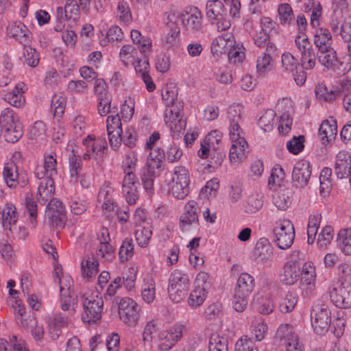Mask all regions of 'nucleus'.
Wrapping results in <instances>:
<instances>
[{
	"mask_svg": "<svg viewBox=\"0 0 351 351\" xmlns=\"http://www.w3.org/2000/svg\"><path fill=\"white\" fill-rule=\"evenodd\" d=\"M0 125L5 140L9 143L17 142L23 136V131L18 116L11 108H5L0 115Z\"/></svg>",
	"mask_w": 351,
	"mask_h": 351,
	"instance_id": "1",
	"label": "nucleus"
},
{
	"mask_svg": "<svg viewBox=\"0 0 351 351\" xmlns=\"http://www.w3.org/2000/svg\"><path fill=\"white\" fill-rule=\"evenodd\" d=\"M190 287V279L186 273L175 269L169 279L168 293L174 302L182 301L187 294Z\"/></svg>",
	"mask_w": 351,
	"mask_h": 351,
	"instance_id": "2",
	"label": "nucleus"
},
{
	"mask_svg": "<svg viewBox=\"0 0 351 351\" xmlns=\"http://www.w3.org/2000/svg\"><path fill=\"white\" fill-rule=\"evenodd\" d=\"M317 58L327 70L332 71L338 75H344L351 69V64L344 65L339 59L337 51L332 46L317 51Z\"/></svg>",
	"mask_w": 351,
	"mask_h": 351,
	"instance_id": "3",
	"label": "nucleus"
},
{
	"mask_svg": "<svg viewBox=\"0 0 351 351\" xmlns=\"http://www.w3.org/2000/svg\"><path fill=\"white\" fill-rule=\"evenodd\" d=\"M118 304L119 319L129 327L136 326L140 319L138 304L130 298L120 299Z\"/></svg>",
	"mask_w": 351,
	"mask_h": 351,
	"instance_id": "4",
	"label": "nucleus"
},
{
	"mask_svg": "<svg viewBox=\"0 0 351 351\" xmlns=\"http://www.w3.org/2000/svg\"><path fill=\"white\" fill-rule=\"evenodd\" d=\"M183 109V101H176L173 104L166 106L164 121L173 133L180 132L185 128L186 123L182 119Z\"/></svg>",
	"mask_w": 351,
	"mask_h": 351,
	"instance_id": "5",
	"label": "nucleus"
},
{
	"mask_svg": "<svg viewBox=\"0 0 351 351\" xmlns=\"http://www.w3.org/2000/svg\"><path fill=\"white\" fill-rule=\"evenodd\" d=\"M330 314V310L326 304L317 303L313 306L311 317L315 332L322 335L328 330L331 323Z\"/></svg>",
	"mask_w": 351,
	"mask_h": 351,
	"instance_id": "6",
	"label": "nucleus"
},
{
	"mask_svg": "<svg viewBox=\"0 0 351 351\" xmlns=\"http://www.w3.org/2000/svg\"><path fill=\"white\" fill-rule=\"evenodd\" d=\"M180 17L184 28L189 32L197 34L203 32V16L195 6H188L180 14Z\"/></svg>",
	"mask_w": 351,
	"mask_h": 351,
	"instance_id": "7",
	"label": "nucleus"
},
{
	"mask_svg": "<svg viewBox=\"0 0 351 351\" xmlns=\"http://www.w3.org/2000/svg\"><path fill=\"white\" fill-rule=\"evenodd\" d=\"M104 302L98 295H90L83 301L84 313L82 319L84 322L96 323L101 318Z\"/></svg>",
	"mask_w": 351,
	"mask_h": 351,
	"instance_id": "8",
	"label": "nucleus"
},
{
	"mask_svg": "<svg viewBox=\"0 0 351 351\" xmlns=\"http://www.w3.org/2000/svg\"><path fill=\"white\" fill-rule=\"evenodd\" d=\"M82 145L85 147L83 154L85 160L91 158L101 159L107 154L108 144L104 138H96L94 135H88L83 140Z\"/></svg>",
	"mask_w": 351,
	"mask_h": 351,
	"instance_id": "9",
	"label": "nucleus"
},
{
	"mask_svg": "<svg viewBox=\"0 0 351 351\" xmlns=\"http://www.w3.org/2000/svg\"><path fill=\"white\" fill-rule=\"evenodd\" d=\"M274 242L281 250L289 249L295 238L293 225L290 221H283L276 224L274 228Z\"/></svg>",
	"mask_w": 351,
	"mask_h": 351,
	"instance_id": "10",
	"label": "nucleus"
},
{
	"mask_svg": "<svg viewBox=\"0 0 351 351\" xmlns=\"http://www.w3.org/2000/svg\"><path fill=\"white\" fill-rule=\"evenodd\" d=\"M197 208V204L193 200L189 201L185 204L184 211L179 219V228L181 232H187L198 227Z\"/></svg>",
	"mask_w": 351,
	"mask_h": 351,
	"instance_id": "11",
	"label": "nucleus"
},
{
	"mask_svg": "<svg viewBox=\"0 0 351 351\" xmlns=\"http://www.w3.org/2000/svg\"><path fill=\"white\" fill-rule=\"evenodd\" d=\"M3 176L7 186L10 188L15 189L18 186L25 187L29 182L26 173H19L17 166L13 162L5 164Z\"/></svg>",
	"mask_w": 351,
	"mask_h": 351,
	"instance_id": "12",
	"label": "nucleus"
},
{
	"mask_svg": "<svg viewBox=\"0 0 351 351\" xmlns=\"http://www.w3.org/2000/svg\"><path fill=\"white\" fill-rule=\"evenodd\" d=\"M183 330V326L174 325L167 330L161 331L158 336V349L161 351L171 349L182 339Z\"/></svg>",
	"mask_w": 351,
	"mask_h": 351,
	"instance_id": "13",
	"label": "nucleus"
},
{
	"mask_svg": "<svg viewBox=\"0 0 351 351\" xmlns=\"http://www.w3.org/2000/svg\"><path fill=\"white\" fill-rule=\"evenodd\" d=\"M299 251H293L291 259L284 265L282 272L280 275V280L285 285H292L299 279L300 276V265L296 260L299 256Z\"/></svg>",
	"mask_w": 351,
	"mask_h": 351,
	"instance_id": "14",
	"label": "nucleus"
},
{
	"mask_svg": "<svg viewBox=\"0 0 351 351\" xmlns=\"http://www.w3.org/2000/svg\"><path fill=\"white\" fill-rule=\"evenodd\" d=\"M311 167L309 162L301 160L294 165L292 171V182L297 188L305 187L311 176Z\"/></svg>",
	"mask_w": 351,
	"mask_h": 351,
	"instance_id": "15",
	"label": "nucleus"
},
{
	"mask_svg": "<svg viewBox=\"0 0 351 351\" xmlns=\"http://www.w3.org/2000/svg\"><path fill=\"white\" fill-rule=\"evenodd\" d=\"M228 118L230 119L229 136L232 143H241V129L240 123L241 122V110L240 106L237 105L230 106L228 108Z\"/></svg>",
	"mask_w": 351,
	"mask_h": 351,
	"instance_id": "16",
	"label": "nucleus"
},
{
	"mask_svg": "<svg viewBox=\"0 0 351 351\" xmlns=\"http://www.w3.org/2000/svg\"><path fill=\"white\" fill-rule=\"evenodd\" d=\"M330 300L337 307L347 308L351 307V286L340 285L332 289Z\"/></svg>",
	"mask_w": 351,
	"mask_h": 351,
	"instance_id": "17",
	"label": "nucleus"
},
{
	"mask_svg": "<svg viewBox=\"0 0 351 351\" xmlns=\"http://www.w3.org/2000/svg\"><path fill=\"white\" fill-rule=\"evenodd\" d=\"M47 206V213L53 226L63 228L64 226L65 216L64 208L60 200L57 198H51Z\"/></svg>",
	"mask_w": 351,
	"mask_h": 351,
	"instance_id": "18",
	"label": "nucleus"
},
{
	"mask_svg": "<svg viewBox=\"0 0 351 351\" xmlns=\"http://www.w3.org/2000/svg\"><path fill=\"white\" fill-rule=\"evenodd\" d=\"M274 247L266 238H261L256 243L252 252L253 258L257 262L265 263L272 258Z\"/></svg>",
	"mask_w": 351,
	"mask_h": 351,
	"instance_id": "19",
	"label": "nucleus"
},
{
	"mask_svg": "<svg viewBox=\"0 0 351 351\" xmlns=\"http://www.w3.org/2000/svg\"><path fill=\"white\" fill-rule=\"evenodd\" d=\"M335 173L339 179L348 178L351 184V155L343 152L337 155Z\"/></svg>",
	"mask_w": 351,
	"mask_h": 351,
	"instance_id": "20",
	"label": "nucleus"
},
{
	"mask_svg": "<svg viewBox=\"0 0 351 351\" xmlns=\"http://www.w3.org/2000/svg\"><path fill=\"white\" fill-rule=\"evenodd\" d=\"M7 32L8 35L19 40L23 45L31 43V32L21 22H14L9 24L7 27Z\"/></svg>",
	"mask_w": 351,
	"mask_h": 351,
	"instance_id": "21",
	"label": "nucleus"
},
{
	"mask_svg": "<svg viewBox=\"0 0 351 351\" xmlns=\"http://www.w3.org/2000/svg\"><path fill=\"white\" fill-rule=\"evenodd\" d=\"M55 182L52 178L47 177L39 182L36 198L40 204H45L55 193Z\"/></svg>",
	"mask_w": 351,
	"mask_h": 351,
	"instance_id": "22",
	"label": "nucleus"
},
{
	"mask_svg": "<svg viewBox=\"0 0 351 351\" xmlns=\"http://www.w3.org/2000/svg\"><path fill=\"white\" fill-rule=\"evenodd\" d=\"M25 88V84L24 83H18L12 90H8L4 93L3 99L14 107L20 108L23 106L25 104V99L23 95Z\"/></svg>",
	"mask_w": 351,
	"mask_h": 351,
	"instance_id": "23",
	"label": "nucleus"
},
{
	"mask_svg": "<svg viewBox=\"0 0 351 351\" xmlns=\"http://www.w3.org/2000/svg\"><path fill=\"white\" fill-rule=\"evenodd\" d=\"M276 50V45L272 43L267 44L266 52L257 58L256 69L260 75L265 74L271 69L272 55Z\"/></svg>",
	"mask_w": 351,
	"mask_h": 351,
	"instance_id": "24",
	"label": "nucleus"
},
{
	"mask_svg": "<svg viewBox=\"0 0 351 351\" xmlns=\"http://www.w3.org/2000/svg\"><path fill=\"white\" fill-rule=\"evenodd\" d=\"M68 325V317L62 313H56L48 319L49 332L53 339H57L61 333V329Z\"/></svg>",
	"mask_w": 351,
	"mask_h": 351,
	"instance_id": "25",
	"label": "nucleus"
},
{
	"mask_svg": "<svg viewBox=\"0 0 351 351\" xmlns=\"http://www.w3.org/2000/svg\"><path fill=\"white\" fill-rule=\"evenodd\" d=\"M337 134V125L335 120H324L320 125L319 136L323 143L334 140Z\"/></svg>",
	"mask_w": 351,
	"mask_h": 351,
	"instance_id": "26",
	"label": "nucleus"
},
{
	"mask_svg": "<svg viewBox=\"0 0 351 351\" xmlns=\"http://www.w3.org/2000/svg\"><path fill=\"white\" fill-rule=\"evenodd\" d=\"M232 34H223L216 37L212 42L210 50L214 56L220 57L226 53V47L232 44Z\"/></svg>",
	"mask_w": 351,
	"mask_h": 351,
	"instance_id": "27",
	"label": "nucleus"
},
{
	"mask_svg": "<svg viewBox=\"0 0 351 351\" xmlns=\"http://www.w3.org/2000/svg\"><path fill=\"white\" fill-rule=\"evenodd\" d=\"M206 14L210 21L220 19L223 16H226L223 3L220 0L208 1L206 5Z\"/></svg>",
	"mask_w": 351,
	"mask_h": 351,
	"instance_id": "28",
	"label": "nucleus"
},
{
	"mask_svg": "<svg viewBox=\"0 0 351 351\" xmlns=\"http://www.w3.org/2000/svg\"><path fill=\"white\" fill-rule=\"evenodd\" d=\"M252 305L263 315L272 313L275 308V304L271 297L263 298L258 294L254 297Z\"/></svg>",
	"mask_w": 351,
	"mask_h": 351,
	"instance_id": "29",
	"label": "nucleus"
},
{
	"mask_svg": "<svg viewBox=\"0 0 351 351\" xmlns=\"http://www.w3.org/2000/svg\"><path fill=\"white\" fill-rule=\"evenodd\" d=\"M239 265H233L231 269V275L237 277L238 280L237 282V285L234 288L232 304L233 308L237 312H241V282L240 278L241 277V274H239Z\"/></svg>",
	"mask_w": 351,
	"mask_h": 351,
	"instance_id": "30",
	"label": "nucleus"
},
{
	"mask_svg": "<svg viewBox=\"0 0 351 351\" xmlns=\"http://www.w3.org/2000/svg\"><path fill=\"white\" fill-rule=\"evenodd\" d=\"M313 42L317 51L328 48V47H332V36L330 31L323 27L316 29Z\"/></svg>",
	"mask_w": 351,
	"mask_h": 351,
	"instance_id": "31",
	"label": "nucleus"
},
{
	"mask_svg": "<svg viewBox=\"0 0 351 351\" xmlns=\"http://www.w3.org/2000/svg\"><path fill=\"white\" fill-rule=\"evenodd\" d=\"M99 263L93 256H88L81 263V271L83 278H90L98 273Z\"/></svg>",
	"mask_w": 351,
	"mask_h": 351,
	"instance_id": "32",
	"label": "nucleus"
},
{
	"mask_svg": "<svg viewBox=\"0 0 351 351\" xmlns=\"http://www.w3.org/2000/svg\"><path fill=\"white\" fill-rule=\"evenodd\" d=\"M130 36L134 43L138 45L141 53L146 56L150 53L152 47L150 38L143 36L137 29H132L130 32Z\"/></svg>",
	"mask_w": 351,
	"mask_h": 351,
	"instance_id": "33",
	"label": "nucleus"
},
{
	"mask_svg": "<svg viewBox=\"0 0 351 351\" xmlns=\"http://www.w3.org/2000/svg\"><path fill=\"white\" fill-rule=\"evenodd\" d=\"M150 150L149 156L147 157L146 165L152 169H157V170H160L163 160L165 158V151L159 147L148 149Z\"/></svg>",
	"mask_w": 351,
	"mask_h": 351,
	"instance_id": "34",
	"label": "nucleus"
},
{
	"mask_svg": "<svg viewBox=\"0 0 351 351\" xmlns=\"http://www.w3.org/2000/svg\"><path fill=\"white\" fill-rule=\"evenodd\" d=\"M207 293V290L204 285H196L188 299L189 305L192 308L199 306L206 300Z\"/></svg>",
	"mask_w": 351,
	"mask_h": 351,
	"instance_id": "35",
	"label": "nucleus"
},
{
	"mask_svg": "<svg viewBox=\"0 0 351 351\" xmlns=\"http://www.w3.org/2000/svg\"><path fill=\"white\" fill-rule=\"evenodd\" d=\"M263 195L259 193H253L247 195L245 204V212L247 213H255L259 210L263 205Z\"/></svg>",
	"mask_w": 351,
	"mask_h": 351,
	"instance_id": "36",
	"label": "nucleus"
},
{
	"mask_svg": "<svg viewBox=\"0 0 351 351\" xmlns=\"http://www.w3.org/2000/svg\"><path fill=\"white\" fill-rule=\"evenodd\" d=\"M167 26L168 32L162 40V44L166 48H170L178 44L180 30L175 23H169Z\"/></svg>",
	"mask_w": 351,
	"mask_h": 351,
	"instance_id": "37",
	"label": "nucleus"
},
{
	"mask_svg": "<svg viewBox=\"0 0 351 351\" xmlns=\"http://www.w3.org/2000/svg\"><path fill=\"white\" fill-rule=\"evenodd\" d=\"M337 245L345 255H351V229L341 230L337 235Z\"/></svg>",
	"mask_w": 351,
	"mask_h": 351,
	"instance_id": "38",
	"label": "nucleus"
},
{
	"mask_svg": "<svg viewBox=\"0 0 351 351\" xmlns=\"http://www.w3.org/2000/svg\"><path fill=\"white\" fill-rule=\"evenodd\" d=\"M157 169H152L149 166L142 169L141 173V179L145 190L148 193H152L154 188V182L156 174Z\"/></svg>",
	"mask_w": 351,
	"mask_h": 351,
	"instance_id": "39",
	"label": "nucleus"
},
{
	"mask_svg": "<svg viewBox=\"0 0 351 351\" xmlns=\"http://www.w3.org/2000/svg\"><path fill=\"white\" fill-rule=\"evenodd\" d=\"M17 218L16 207L11 203L6 204L2 210L1 217L3 226L8 228L16 222Z\"/></svg>",
	"mask_w": 351,
	"mask_h": 351,
	"instance_id": "40",
	"label": "nucleus"
},
{
	"mask_svg": "<svg viewBox=\"0 0 351 351\" xmlns=\"http://www.w3.org/2000/svg\"><path fill=\"white\" fill-rule=\"evenodd\" d=\"M158 329V322L156 319H151L145 324L142 333V340L145 346H152L153 335Z\"/></svg>",
	"mask_w": 351,
	"mask_h": 351,
	"instance_id": "41",
	"label": "nucleus"
},
{
	"mask_svg": "<svg viewBox=\"0 0 351 351\" xmlns=\"http://www.w3.org/2000/svg\"><path fill=\"white\" fill-rule=\"evenodd\" d=\"M273 202L279 210H285L291 204V198L287 189H280L273 196Z\"/></svg>",
	"mask_w": 351,
	"mask_h": 351,
	"instance_id": "42",
	"label": "nucleus"
},
{
	"mask_svg": "<svg viewBox=\"0 0 351 351\" xmlns=\"http://www.w3.org/2000/svg\"><path fill=\"white\" fill-rule=\"evenodd\" d=\"M138 245L141 247H145L152 236V230L150 226H138L134 232Z\"/></svg>",
	"mask_w": 351,
	"mask_h": 351,
	"instance_id": "43",
	"label": "nucleus"
},
{
	"mask_svg": "<svg viewBox=\"0 0 351 351\" xmlns=\"http://www.w3.org/2000/svg\"><path fill=\"white\" fill-rule=\"evenodd\" d=\"M276 336L283 345L298 337L294 332L293 328L289 324L280 325L277 330Z\"/></svg>",
	"mask_w": 351,
	"mask_h": 351,
	"instance_id": "44",
	"label": "nucleus"
},
{
	"mask_svg": "<svg viewBox=\"0 0 351 351\" xmlns=\"http://www.w3.org/2000/svg\"><path fill=\"white\" fill-rule=\"evenodd\" d=\"M298 299L295 293L288 292L279 302V311L282 313L292 311L297 304Z\"/></svg>",
	"mask_w": 351,
	"mask_h": 351,
	"instance_id": "45",
	"label": "nucleus"
},
{
	"mask_svg": "<svg viewBox=\"0 0 351 351\" xmlns=\"http://www.w3.org/2000/svg\"><path fill=\"white\" fill-rule=\"evenodd\" d=\"M96 255L103 261L110 262L115 258L114 249L110 243H99Z\"/></svg>",
	"mask_w": 351,
	"mask_h": 351,
	"instance_id": "46",
	"label": "nucleus"
},
{
	"mask_svg": "<svg viewBox=\"0 0 351 351\" xmlns=\"http://www.w3.org/2000/svg\"><path fill=\"white\" fill-rule=\"evenodd\" d=\"M23 56L26 64L31 67H36L40 61V55L30 44L23 45Z\"/></svg>",
	"mask_w": 351,
	"mask_h": 351,
	"instance_id": "47",
	"label": "nucleus"
},
{
	"mask_svg": "<svg viewBox=\"0 0 351 351\" xmlns=\"http://www.w3.org/2000/svg\"><path fill=\"white\" fill-rule=\"evenodd\" d=\"M285 174L283 169L279 165H275L271 169V175L268 180V185L270 188L280 186L285 180Z\"/></svg>",
	"mask_w": 351,
	"mask_h": 351,
	"instance_id": "48",
	"label": "nucleus"
},
{
	"mask_svg": "<svg viewBox=\"0 0 351 351\" xmlns=\"http://www.w3.org/2000/svg\"><path fill=\"white\" fill-rule=\"evenodd\" d=\"M251 332L254 335L256 341H261L265 337L267 326L260 317L252 321L250 325Z\"/></svg>",
	"mask_w": 351,
	"mask_h": 351,
	"instance_id": "49",
	"label": "nucleus"
},
{
	"mask_svg": "<svg viewBox=\"0 0 351 351\" xmlns=\"http://www.w3.org/2000/svg\"><path fill=\"white\" fill-rule=\"evenodd\" d=\"M278 14L281 24L289 25L294 19L292 8L289 3H282L278 5Z\"/></svg>",
	"mask_w": 351,
	"mask_h": 351,
	"instance_id": "50",
	"label": "nucleus"
},
{
	"mask_svg": "<svg viewBox=\"0 0 351 351\" xmlns=\"http://www.w3.org/2000/svg\"><path fill=\"white\" fill-rule=\"evenodd\" d=\"M209 351H228L226 338L218 334L211 335L209 340Z\"/></svg>",
	"mask_w": 351,
	"mask_h": 351,
	"instance_id": "51",
	"label": "nucleus"
},
{
	"mask_svg": "<svg viewBox=\"0 0 351 351\" xmlns=\"http://www.w3.org/2000/svg\"><path fill=\"white\" fill-rule=\"evenodd\" d=\"M316 58L317 55H315L313 48L301 52V63L300 64L302 69H304L305 70H311L315 66Z\"/></svg>",
	"mask_w": 351,
	"mask_h": 351,
	"instance_id": "52",
	"label": "nucleus"
},
{
	"mask_svg": "<svg viewBox=\"0 0 351 351\" xmlns=\"http://www.w3.org/2000/svg\"><path fill=\"white\" fill-rule=\"evenodd\" d=\"M60 308L64 311H68L69 314L75 312L77 306L76 298L70 293L60 294Z\"/></svg>",
	"mask_w": 351,
	"mask_h": 351,
	"instance_id": "53",
	"label": "nucleus"
},
{
	"mask_svg": "<svg viewBox=\"0 0 351 351\" xmlns=\"http://www.w3.org/2000/svg\"><path fill=\"white\" fill-rule=\"evenodd\" d=\"M276 113L273 110H267L258 119V125L265 132L271 131L273 128V123Z\"/></svg>",
	"mask_w": 351,
	"mask_h": 351,
	"instance_id": "54",
	"label": "nucleus"
},
{
	"mask_svg": "<svg viewBox=\"0 0 351 351\" xmlns=\"http://www.w3.org/2000/svg\"><path fill=\"white\" fill-rule=\"evenodd\" d=\"M65 18L68 20L76 21L80 15V10L75 0H67L64 6Z\"/></svg>",
	"mask_w": 351,
	"mask_h": 351,
	"instance_id": "55",
	"label": "nucleus"
},
{
	"mask_svg": "<svg viewBox=\"0 0 351 351\" xmlns=\"http://www.w3.org/2000/svg\"><path fill=\"white\" fill-rule=\"evenodd\" d=\"M134 243L132 239L126 238L120 247L119 255L121 262H125L134 254Z\"/></svg>",
	"mask_w": 351,
	"mask_h": 351,
	"instance_id": "56",
	"label": "nucleus"
},
{
	"mask_svg": "<svg viewBox=\"0 0 351 351\" xmlns=\"http://www.w3.org/2000/svg\"><path fill=\"white\" fill-rule=\"evenodd\" d=\"M25 206L29 215V222L33 227L36 225V219L37 217V204L34 200L32 193H27L25 197Z\"/></svg>",
	"mask_w": 351,
	"mask_h": 351,
	"instance_id": "57",
	"label": "nucleus"
},
{
	"mask_svg": "<svg viewBox=\"0 0 351 351\" xmlns=\"http://www.w3.org/2000/svg\"><path fill=\"white\" fill-rule=\"evenodd\" d=\"M155 295V283L152 279H149L147 282H145L143 285L141 292L142 298L145 302L150 304L154 300Z\"/></svg>",
	"mask_w": 351,
	"mask_h": 351,
	"instance_id": "58",
	"label": "nucleus"
},
{
	"mask_svg": "<svg viewBox=\"0 0 351 351\" xmlns=\"http://www.w3.org/2000/svg\"><path fill=\"white\" fill-rule=\"evenodd\" d=\"M172 182L190 184V176L188 169L183 166H177L174 168L171 178Z\"/></svg>",
	"mask_w": 351,
	"mask_h": 351,
	"instance_id": "59",
	"label": "nucleus"
},
{
	"mask_svg": "<svg viewBox=\"0 0 351 351\" xmlns=\"http://www.w3.org/2000/svg\"><path fill=\"white\" fill-rule=\"evenodd\" d=\"M136 53L137 51L132 45H125L121 47L119 56L121 61L126 66L130 63H134Z\"/></svg>",
	"mask_w": 351,
	"mask_h": 351,
	"instance_id": "60",
	"label": "nucleus"
},
{
	"mask_svg": "<svg viewBox=\"0 0 351 351\" xmlns=\"http://www.w3.org/2000/svg\"><path fill=\"white\" fill-rule=\"evenodd\" d=\"M69 164L71 177L77 178L82 167L81 156L76 155L73 151L69 156Z\"/></svg>",
	"mask_w": 351,
	"mask_h": 351,
	"instance_id": "61",
	"label": "nucleus"
},
{
	"mask_svg": "<svg viewBox=\"0 0 351 351\" xmlns=\"http://www.w3.org/2000/svg\"><path fill=\"white\" fill-rule=\"evenodd\" d=\"M65 98L62 95L54 94L51 101V111L54 116H60L64 111Z\"/></svg>",
	"mask_w": 351,
	"mask_h": 351,
	"instance_id": "62",
	"label": "nucleus"
},
{
	"mask_svg": "<svg viewBox=\"0 0 351 351\" xmlns=\"http://www.w3.org/2000/svg\"><path fill=\"white\" fill-rule=\"evenodd\" d=\"M172 182L171 192L173 196L178 199H184L189 193V184Z\"/></svg>",
	"mask_w": 351,
	"mask_h": 351,
	"instance_id": "63",
	"label": "nucleus"
},
{
	"mask_svg": "<svg viewBox=\"0 0 351 351\" xmlns=\"http://www.w3.org/2000/svg\"><path fill=\"white\" fill-rule=\"evenodd\" d=\"M282 64L285 71L293 73L300 67L298 60L290 53H285L282 56Z\"/></svg>",
	"mask_w": 351,
	"mask_h": 351,
	"instance_id": "64",
	"label": "nucleus"
}]
</instances>
